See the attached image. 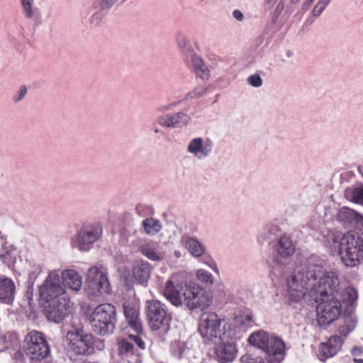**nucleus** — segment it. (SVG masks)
<instances>
[{
  "instance_id": "1",
  "label": "nucleus",
  "mask_w": 363,
  "mask_h": 363,
  "mask_svg": "<svg viewBox=\"0 0 363 363\" xmlns=\"http://www.w3.org/2000/svg\"><path fill=\"white\" fill-rule=\"evenodd\" d=\"M339 280L334 276L320 277L315 286V294L320 296L316 307L317 321L320 325H326L337 319L342 311V304L337 291Z\"/></svg>"
},
{
  "instance_id": "2",
  "label": "nucleus",
  "mask_w": 363,
  "mask_h": 363,
  "mask_svg": "<svg viewBox=\"0 0 363 363\" xmlns=\"http://www.w3.org/2000/svg\"><path fill=\"white\" fill-rule=\"evenodd\" d=\"M328 276L318 264H308L295 269L293 275L287 279V293L289 298L295 302L300 301L306 294L308 288L315 293V286L318 284L320 277Z\"/></svg>"
},
{
  "instance_id": "3",
  "label": "nucleus",
  "mask_w": 363,
  "mask_h": 363,
  "mask_svg": "<svg viewBox=\"0 0 363 363\" xmlns=\"http://www.w3.org/2000/svg\"><path fill=\"white\" fill-rule=\"evenodd\" d=\"M333 241L345 266L353 267L359 264L363 258V238L356 232H347L341 237L333 235Z\"/></svg>"
},
{
  "instance_id": "4",
  "label": "nucleus",
  "mask_w": 363,
  "mask_h": 363,
  "mask_svg": "<svg viewBox=\"0 0 363 363\" xmlns=\"http://www.w3.org/2000/svg\"><path fill=\"white\" fill-rule=\"evenodd\" d=\"M249 343L264 350L270 363H280L285 355V344L277 337L271 336L264 331L253 333L248 339Z\"/></svg>"
},
{
  "instance_id": "5",
  "label": "nucleus",
  "mask_w": 363,
  "mask_h": 363,
  "mask_svg": "<svg viewBox=\"0 0 363 363\" xmlns=\"http://www.w3.org/2000/svg\"><path fill=\"white\" fill-rule=\"evenodd\" d=\"M116 308L110 303H102L94 309L91 315L90 324L93 331L105 335L112 333L115 328Z\"/></svg>"
},
{
  "instance_id": "6",
  "label": "nucleus",
  "mask_w": 363,
  "mask_h": 363,
  "mask_svg": "<svg viewBox=\"0 0 363 363\" xmlns=\"http://www.w3.org/2000/svg\"><path fill=\"white\" fill-rule=\"evenodd\" d=\"M145 313L149 326L152 330L168 328L172 320V313L167 306L158 300L146 301Z\"/></svg>"
},
{
  "instance_id": "7",
  "label": "nucleus",
  "mask_w": 363,
  "mask_h": 363,
  "mask_svg": "<svg viewBox=\"0 0 363 363\" xmlns=\"http://www.w3.org/2000/svg\"><path fill=\"white\" fill-rule=\"evenodd\" d=\"M223 329L219 342L215 345L214 353L219 362L227 363L236 358L238 350L235 343L233 342L234 333L230 329V325H224Z\"/></svg>"
},
{
  "instance_id": "8",
  "label": "nucleus",
  "mask_w": 363,
  "mask_h": 363,
  "mask_svg": "<svg viewBox=\"0 0 363 363\" xmlns=\"http://www.w3.org/2000/svg\"><path fill=\"white\" fill-rule=\"evenodd\" d=\"M69 352L79 356H88L94 352V337L90 334L79 331H69L66 335Z\"/></svg>"
},
{
  "instance_id": "9",
  "label": "nucleus",
  "mask_w": 363,
  "mask_h": 363,
  "mask_svg": "<svg viewBox=\"0 0 363 363\" xmlns=\"http://www.w3.org/2000/svg\"><path fill=\"white\" fill-rule=\"evenodd\" d=\"M74 303L66 296L52 300L45 306V314L49 320L61 323L73 310Z\"/></svg>"
},
{
  "instance_id": "10",
  "label": "nucleus",
  "mask_w": 363,
  "mask_h": 363,
  "mask_svg": "<svg viewBox=\"0 0 363 363\" xmlns=\"http://www.w3.org/2000/svg\"><path fill=\"white\" fill-rule=\"evenodd\" d=\"M222 320L214 312L202 314L198 330L201 335L208 341L220 338L222 336L220 325Z\"/></svg>"
},
{
  "instance_id": "11",
  "label": "nucleus",
  "mask_w": 363,
  "mask_h": 363,
  "mask_svg": "<svg viewBox=\"0 0 363 363\" xmlns=\"http://www.w3.org/2000/svg\"><path fill=\"white\" fill-rule=\"evenodd\" d=\"M62 278L55 273H50L43 285L40 287V298L46 303L66 296L61 285Z\"/></svg>"
},
{
  "instance_id": "12",
  "label": "nucleus",
  "mask_w": 363,
  "mask_h": 363,
  "mask_svg": "<svg viewBox=\"0 0 363 363\" xmlns=\"http://www.w3.org/2000/svg\"><path fill=\"white\" fill-rule=\"evenodd\" d=\"M23 350L28 357L38 354L40 355V353L45 354L50 352L45 337L41 333L36 330H33L26 335Z\"/></svg>"
},
{
  "instance_id": "13",
  "label": "nucleus",
  "mask_w": 363,
  "mask_h": 363,
  "mask_svg": "<svg viewBox=\"0 0 363 363\" xmlns=\"http://www.w3.org/2000/svg\"><path fill=\"white\" fill-rule=\"evenodd\" d=\"M102 231V227L99 223L83 225L77 237L80 250H88L91 244L101 238Z\"/></svg>"
},
{
  "instance_id": "14",
  "label": "nucleus",
  "mask_w": 363,
  "mask_h": 363,
  "mask_svg": "<svg viewBox=\"0 0 363 363\" xmlns=\"http://www.w3.org/2000/svg\"><path fill=\"white\" fill-rule=\"evenodd\" d=\"M87 281L90 287L96 289L101 294H108L111 291V285L106 274L99 267H92L89 269Z\"/></svg>"
},
{
  "instance_id": "15",
  "label": "nucleus",
  "mask_w": 363,
  "mask_h": 363,
  "mask_svg": "<svg viewBox=\"0 0 363 363\" xmlns=\"http://www.w3.org/2000/svg\"><path fill=\"white\" fill-rule=\"evenodd\" d=\"M344 342L342 337L331 336L325 342H322L318 347V357L320 361L334 357L341 349Z\"/></svg>"
},
{
  "instance_id": "16",
  "label": "nucleus",
  "mask_w": 363,
  "mask_h": 363,
  "mask_svg": "<svg viewBox=\"0 0 363 363\" xmlns=\"http://www.w3.org/2000/svg\"><path fill=\"white\" fill-rule=\"evenodd\" d=\"M124 315L129 326L138 334L142 333L143 326L139 318V309L131 305L123 306Z\"/></svg>"
},
{
  "instance_id": "17",
  "label": "nucleus",
  "mask_w": 363,
  "mask_h": 363,
  "mask_svg": "<svg viewBox=\"0 0 363 363\" xmlns=\"http://www.w3.org/2000/svg\"><path fill=\"white\" fill-rule=\"evenodd\" d=\"M190 60L191 65L196 74L202 79H208L209 76V70L203 63L202 59L193 54L189 48L187 49L186 54V61Z\"/></svg>"
},
{
  "instance_id": "18",
  "label": "nucleus",
  "mask_w": 363,
  "mask_h": 363,
  "mask_svg": "<svg viewBox=\"0 0 363 363\" xmlns=\"http://www.w3.org/2000/svg\"><path fill=\"white\" fill-rule=\"evenodd\" d=\"M182 286L175 285L172 279L166 282L164 289V296L174 306H178L182 303V294L180 287Z\"/></svg>"
},
{
  "instance_id": "19",
  "label": "nucleus",
  "mask_w": 363,
  "mask_h": 363,
  "mask_svg": "<svg viewBox=\"0 0 363 363\" xmlns=\"http://www.w3.org/2000/svg\"><path fill=\"white\" fill-rule=\"evenodd\" d=\"M274 250L279 256L282 258H286L294 254L295 245L290 237L283 235L274 245Z\"/></svg>"
},
{
  "instance_id": "20",
  "label": "nucleus",
  "mask_w": 363,
  "mask_h": 363,
  "mask_svg": "<svg viewBox=\"0 0 363 363\" xmlns=\"http://www.w3.org/2000/svg\"><path fill=\"white\" fill-rule=\"evenodd\" d=\"M14 282L6 277H0V300L6 303L13 301L15 294Z\"/></svg>"
},
{
  "instance_id": "21",
  "label": "nucleus",
  "mask_w": 363,
  "mask_h": 363,
  "mask_svg": "<svg viewBox=\"0 0 363 363\" xmlns=\"http://www.w3.org/2000/svg\"><path fill=\"white\" fill-rule=\"evenodd\" d=\"M362 216L353 209L342 208L338 213V220L345 225L357 224L362 220Z\"/></svg>"
},
{
  "instance_id": "22",
  "label": "nucleus",
  "mask_w": 363,
  "mask_h": 363,
  "mask_svg": "<svg viewBox=\"0 0 363 363\" xmlns=\"http://www.w3.org/2000/svg\"><path fill=\"white\" fill-rule=\"evenodd\" d=\"M64 284L74 291H79L82 284L81 276L74 270H66L62 273Z\"/></svg>"
},
{
  "instance_id": "23",
  "label": "nucleus",
  "mask_w": 363,
  "mask_h": 363,
  "mask_svg": "<svg viewBox=\"0 0 363 363\" xmlns=\"http://www.w3.org/2000/svg\"><path fill=\"white\" fill-rule=\"evenodd\" d=\"M151 274V267L149 263L140 262L133 268V277L140 284L147 283Z\"/></svg>"
},
{
  "instance_id": "24",
  "label": "nucleus",
  "mask_w": 363,
  "mask_h": 363,
  "mask_svg": "<svg viewBox=\"0 0 363 363\" xmlns=\"http://www.w3.org/2000/svg\"><path fill=\"white\" fill-rule=\"evenodd\" d=\"M26 18L35 22H39L41 18L40 10L34 6L35 0H20Z\"/></svg>"
},
{
  "instance_id": "25",
  "label": "nucleus",
  "mask_w": 363,
  "mask_h": 363,
  "mask_svg": "<svg viewBox=\"0 0 363 363\" xmlns=\"http://www.w3.org/2000/svg\"><path fill=\"white\" fill-rule=\"evenodd\" d=\"M210 305L208 296L206 294V291L201 287V291H198L193 299L186 302V306L190 309L206 308Z\"/></svg>"
},
{
  "instance_id": "26",
  "label": "nucleus",
  "mask_w": 363,
  "mask_h": 363,
  "mask_svg": "<svg viewBox=\"0 0 363 363\" xmlns=\"http://www.w3.org/2000/svg\"><path fill=\"white\" fill-rule=\"evenodd\" d=\"M182 241L184 242L186 248L194 257H200L204 252V247L198 240L190 238L183 237Z\"/></svg>"
},
{
  "instance_id": "27",
  "label": "nucleus",
  "mask_w": 363,
  "mask_h": 363,
  "mask_svg": "<svg viewBox=\"0 0 363 363\" xmlns=\"http://www.w3.org/2000/svg\"><path fill=\"white\" fill-rule=\"evenodd\" d=\"M140 250L143 255L152 261H160L162 259L161 254L157 252L156 248L152 243L143 245Z\"/></svg>"
},
{
  "instance_id": "28",
  "label": "nucleus",
  "mask_w": 363,
  "mask_h": 363,
  "mask_svg": "<svg viewBox=\"0 0 363 363\" xmlns=\"http://www.w3.org/2000/svg\"><path fill=\"white\" fill-rule=\"evenodd\" d=\"M143 226L145 233L148 235H155L161 230L160 221L152 218L145 219L143 221Z\"/></svg>"
},
{
  "instance_id": "29",
  "label": "nucleus",
  "mask_w": 363,
  "mask_h": 363,
  "mask_svg": "<svg viewBox=\"0 0 363 363\" xmlns=\"http://www.w3.org/2000/svg\"><path fill=\"white\" fill-rule=\"evenodd\" d=\"M180 289L182 291V301H184L186 305L187 301H190V299H193L198 291H201V287L196 284L190 286L185 285L184 287L181 286Z\"/></svg>"
},
{
  "instance_id": "30",
  "label": "nucleus",
  "mask_w": 363,
  "mask_h": 363,
  "mask_svg": "<svg viewBox=\"0 0 363 363\" xmlns=\"http://www.w3.org/2000/svg\"><path fill=\"white\" fill-rule=\"evenodd\" d=\"M119 352L121 355L125 356V358H128L130 354L135 352L133 342L125 339L122 340L119 342Z\"/></svg>"
},
{
  "instance_id": "31",
  "label": "nucleus",
  "mask_w": 363,
  "mask_h": 363,
  "mask_svg": "<svg viewBox=\"0 0 363 363\" xmlns=\"http://www.w3.org/2000/svg\"><path fill=\"white\" fill-rule=\"evenodd\" d=\"M342 295L343 301L349 305H352L358 298L357 291L352 287L346 288L344 290Z\"/></svg>"
},
{
  "instance_id": "32",
  "label": "nucleus",
  "mask_w": 363,
  "mask_h": 363,
  "mask_svg": "<svg viewBox=\"0 0 363 363\" xmlns=\"http://www.w3.org/2000/svg\"><path fill=\"white\" fill-rule=\"evenodd\" d=\"M355 324L352 320H345L344 323L338 327L339 334L345 337L350 333L354 328Z\"/></svg>"
},
{
  "instance_id": "33",
  "label": "nucleus",
  "mask_w": 363,
  "mask_h": 363,
  "mask_svg": "<svg viewBox=\"0 0 363 363\" xmlns=\"http://www.w3.org/2000/svg\"><path fill=\"white\" fill-rule=\"evenodd\" d=\"M196 277L199 281L206 284H213V279L212 274L204 269H198L196 271Z\"/></svg>"
},
{
  "instance_id": "34",
  "label": "nucleus",
  "mask_w": 363,
  "mask_h": 363,
  "mask_svg": "<svg viewBox=\"0 0 363 363\" xmlns=\"http://www.w3.org/2000/svg\"><path fill=\"white\" fill-rule=\"evenodd\" d=\"M330 1L331 0H318V3L312 10L311 13L313 16H319Z\"/></svg>"
},
{
  "instance_id": "35",
  "label": "nucleus",
  "mask_w": 363,
  "mask_h": 363,
  "mask_svg": "<svg viewBox=\"0 0 363 363\" xmlns=\"http://www.w3.org/2000/svg\"><path fill=\"white\" fill-rule=\"evenodd\" d=\"M240 363H270L265 361L263 357H253L250 354H244L240 359Z\"/></svg>"
},
{
  "instance_id": "36",
  "label": "nucleus",
  "mask_w": 363,
  "mask_h": 363,
  "mask_svg": "<svg viewBox=\"0 0 363 363\" xmlns=\"http://www.w3.org/2000/svg\"><path fill=\"white\" fill-rule=\"evenodd\" d=\"M171 118H172L173 127L186 124L189 120L188 116L183 113H177L171 115Z\"/></svg>"
},
{
  "instance_id": "37",
  "label": "nucleus",
  "mask_w": 363,
  "mask_h": 363,
  "mask_svg": "<svg viewBox=\"0 0 363 363\" xmlns=\"http://www.w3.org/2000/svg\"><path fill=\"white\" fill-rule=\"evenodd\" d=\"M202 144L203 140L201 138H194L190 142L188 150L191 153L196 154L202 150Z\"/></svg>"
},
{
  "instance_id": "38",
  "label": "nucleus",
  "mask_w": 363,
  "mask_h": 363,
  "mask_svg": "<svg viewBox=\"0 0 363 363\" xmlns=\"http://www.w3.org/2000/svg\"><path fill=\"white\" fill-rule=\"evenodd\" d=\"M352 201L356 203L363 205V186L353 189Z\"/></svg>"
},
{
  "instance_id": "39",
  "label": "nucleus",
  "mask_w": 363,
  "mask_h": 363,
  "mask_svg": "<svg viewBox=\"0 0 363 363\" xmlns=\"http://www.w3.org/2000/svg\"><path fill=\"white\" fill-rule=\"evenodd\" d=\"M50 352H46L45 354H41L40 355L35 354L30 357V363H50L48 360V356Z\"/></svg>"
},
{
  "instance_id": "40",
  "label": "nucleus",
  "mask_w": 363,
  "mask_h": 363,
  "mask_svg": "<svg viewBox=\"0 0 363 363\" xmlns=\"http://www.w3.org/2000/svg\"><path fill=\"white\" fill-rule=\"evenodd\" d=\"M206 91V88L204 86L196 87L193 91L189 93L186 99H197L203 96Z\"/></svg>"
},
{
  "instance_id": "41",
  "label": "nucleus",
  "mask_w": 363,
  "mask_h": 363,
  "mask_svg": "<svg viewBox=\"0 0 363 363\" xmlns=\"http://www.w3.org/2000/svg\"><path fill=\"white\" fill-rule=\"evenodd\" d=\"M247 81L250 85L254 87H259L262 84V79L259 74H252L250 76Z\"/></svg>"
},
{
  "instance_id": "42",
  "label": "nucleus",
  "mask_w": 363,
  "mask_h": 363,
  "mask_svg": "<svg viewBox=\"0 0 363 363\" xmlns=\"http://www.w3.org/2000/svg\"><path fill=\"white\" fill-rule=\"evenodd\" d=\"M128 339L134 342L140 349L144 350L145 348V344L140 337L138 335H129Z\"/></svg>"
},
{
  "instance_id": "43",
  "label": "nucleus",
  "mask_w": 363,
  "mask_h": 363,
  "mask_svg": "<svg viewBox=\"0 0 363 363\" xmlns=\"http://www.w3.org/2000/svg\"><path fill=\"white\" fill-rule=\"evenodd\" d=\"M300 1L301 0H290L286 7V12L287 14H291L298 10V4Z\"/></svg>"
},
{
  "instance_id": "44",
  "label": "nucleus",
  "mask_w": 363,
  "mask_h": 363,
  "mask_svg": "<svg viewBox=\"0 0 363 363\" xmlns=\"http://www.w3.org/2000/svg\"><path fill=\"white\" fill-rule=\"evenodd\" d=\"M176 43L178 45H186L190 43L187 36L182 33H178L175 36Z\"/></svg>"
},
{
  "instance_id": "45",
  "label": "nucleus",
  "mask_w": 363,
  "mask_h": 363,
  "mask_svg": "<svg viewBox=\"0 0 363 363\" xmlns=\"http://www.w3.org/2000/svg\"><path fill=\"white\" fill-rule=\"evenodd\" d=\"M159 123L163 126L173 127L172 118H171V115H167L164 117L160 118Z\"/></svg>"
},
{
  "instance_id": "46",
  "label": "nucleus",
  "mask_w": 363,
  "mask_h": 363,
  "mask_svg": "<svg viewBox=\"0 0 363 363\" xmlns=\"http://www.w3.org/2000/svg\"><path fill=\"white\" fill-rule=\"evenodd\" d=\"M126 359L128 363H141L140 355L138 354H135V352L130 354L129 357Z\"/></svg>"
},
{
  "instance_id": "47",
  "label": "nucleus",
  "mask_w": 363,
  "mask_h": 363,
  "mask_svg": "<svg viewBox=\"0 0 363 363\" xmlns=\"http://www.w3.org/2000/svg\"><path fill=\"white\" fill-rule=\"evenodd\" d=\"M127 0H122V2H125ZM118 0H102L101 5L104 9H110L112 7Z\"/></svg>"
},
{
  "instance_id": "48",
  "label": "nucleus",
  "mask_w": 363,
  "mask_h": 363,
  "mask_svg": "<svg viewBox=\"0 0 363 363\" xmlns=\"http://www.w3.org/2000/svg\"><path fill=\"white\" fill-rule=\"evenodd\" d=\"M233 16L235 19H236L237 21H242L243 19H244V16H243V14L242 13V12L240 11V10H234L233 11Z\"/></svg>"
},
{
  "instance_id": "49",
  "label": "nucleus",
  "mask_w": 363,
  "mask_h": 363,
  "mask_svg": "<svg viewBox=\"0 0 363 363\" xmlns=\"http://www.w3.org/2000/svg\"><path fill=\"white\" fill-rule=\"evenodd\" d=\"M314 0H304L301 6V10L303 12L306 11Z\"/></svg>"
},
{
  "instance_id": "50",
  "label": "nucleus",
  "mask_w": 363,
  "mask_h": 363,
  "mask_svg": "<svg viewBox=\"0 0 363 363\" xmlns=\"http://www.w3.org/2000/svg\"><path fill=\"white\" fill-rule=\"evenodd\" d=\"M26 92H27L26 87L24 86H22L19 90V96L17 98L14 97L15 101H19V100L22 99L24 97V96L26 94Z\"/></svg>"
},
{
  "instance_id": "51",
  "label": "nucleus",
  "mask_w": 363,
  "mask_h": 363,
  "mask_svg": "<svg viewBox=\"0 0 363 363\" xmlns=\"http://www.w3.org/2000/svg\"><path fill=\"white\" fill-rule=\"evenodd\" d=\"M206 264L212 269L214 270V272L216 273H218V269L217 268V266H216V262H214L213 261H211L210 262H206Z\"/></svg>"
},
{
  "instance_id": "52",
  "label": "nucleus",
  "mask_w": 363,
  "mask_h": 363,
  "mask_svg": "<svg viewBox=\"0 0 363 363\" xmlns=\"http://www.w3.org/2000/svg\"><path fill=\"white\" fill-rule=\"evenodd\" d=\"M278 0H266V4L269 8L273 7Z\"/></svg>"
},
{
  "instance_id": "53",
  "label": "nucleus",
  "mask_w": 363,
  "mask_h": 363,
  "mask_svg": "<svg viewBox=\"0 0 363 363\" xmlns=\"http://www.w3.org/2000/svg\"><path fill=\"white\" fill-rule=\"evenodd\" d=\"M284 9V5L281 4H279L277 5V8H276V11H281Z\"/></svg>"
},
{
  "instance_id": "54",
  "label": "nucleus",
  "mask_w": 363,
  "mask_h": 363,
  "mask_svg": "<svg viewBox=\"0 0 363 363\" xmlns=\"http://www.w3.org/2000/svg\"><path fill=\"white\" fill-rule=\"evenodd\" d=\"M354 362L355 363H363V359L354 358Z\"/></svg>"
},
{
  "instance_id": "55",
  "label": "nucleus",
  "mask_w": 363,
  "mask_h": 363,
  "mask_svg": "<svg viewBox=\"0 0 363 363\" xmlns=\"http://www.w3.org/2000/svg\"><path fill=\"white\" fill-rule=\"evenodd\" d=\"M357 350H358V349H357V348H356V347H354V348L352 350V354L354 356H355V355L357 354V352H357Z\"/></svg>"
},
{
  "instance_id": "56",
  "label": "nucleus",
  "mask_w": 363,
  "mask_h": 363,
  "mask_svg": "<svg viewBox=\"0 0 363 363\" xmlns=\"http://www.w3.org/2000/svg\"><path fill=\"white\" fill-rule=\"evenodd\" d=\"M99 18V15L98 14H95L92 16V18Z\"/></svg>"
}]
</instances>
